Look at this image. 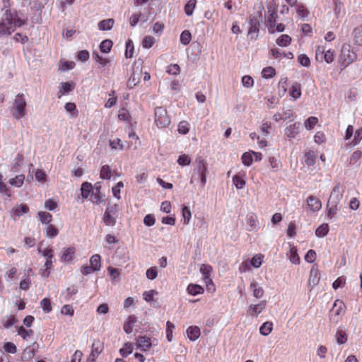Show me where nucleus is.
Segmentation results:
<instances>
[{
  "label": "nucleus",
  "instance_id": "nucleus-1",
  "mask_svg": "<svg viewBox=\"0 0 362 362\" xmlns=\"http://www.w3.org/2000/svg\"><path fill=\"white\" fill-rule=\"evenodd\" d=\"M23 24L24 22L17 17L16 13L6 10L0 23V38L11 35L16 28Z\"/></svg>",
  "mask_w": 362,
  "mask_h": 362
},
{
  "label": "nucleus",
  "instance_id": "nucleus-2",
  "mask_svg": "<svg viewBox=\"0 0 362 362\" xmlns=\"http://www.w3.org/2000/svg\"><path fill=\"white\" fill-rule=\"evenodd\" d=\"M196 168L190 180V184L194 182L200 181L202 187L203 188L206 182L207 165L206 161L202 157H199L195 160Z\"/></svg>",
  "mask_w": 362,
  "mask_h": 362
},
{
  "label": "nucleus",
  "instance_id": "nucleus-3",
  "mask_svg": "<svg viewBox=\"0 0 362 362\" xmlns=\"http://www.w3.org/2000/svg\"><path fill=\"white\" fill-rule=\"evenodd\" d=\"M357 57L356 54L352 50L351 47L349 44H344L341 49L339 55V62L343 68L346 67L351 63L354 62Z\"/></svg>",
  "mask_w": 362,
  "mask_h": 362
},
{
  "label": "nucleus",
  "instance_id": "nucleus-4",
  "mask_svg": "<svg viewBox=\"0 0 362 362\" xmlns=\"http://www.w3.org/2000/svg\"><path fill=\"white\" fill-rule=\"evenodd\" d=\"M26 102L23 94H18L12 106L13 116L16 119H21L25 115Z\"/></svg>",
  "mask_w": 362,
  "mask_h": 362
},
{
  "label": "nucleus",
  "instance_id": "nucleus-5",
  "mask_svg": "<svg viewBox=\"0 0 362 362\" xmlns=\"http://www.w3.org/2000/svg\"><path fill=\"white\" fill-rule=\"evenodd\" d=\"M119 206L117 204L108 205L103 218V223L108 226H114L117 221Z\"/></svg>",
  "mask_w": 362,
  "mask_h": 362
},
{
  "label": "nucleus",
  "instance_id": "nucleus-6",
  "mask_svg": "<svg viewBox=\"0 0 362 362\" xmlns=\"http://www.w3.org/2000/svg\"><path fill=\"white\" fill-rule=\"evenodd\" d=\"M154 115V122L158 128H165L170 124V119L167 115L166 110L163 107H156Z\"/></svg>",
  "mask_w": 362,
  "mask_h": 362
},
{
  "label": "nucleus",
  "instance_id": "nucleus-7",
  "mask_svg": "<svg viewBox=\"0 0 362 362\" xmlns=\"http://www.w3.org/2000/svg\"><path fill=\"white\" fill-rule=\"evenodd\" d=\"M38 252L42 253V255L46 257V262L45 263V269L42 270L41 275L42 277L47 278L49 274V269L52 267V259L54 256V252L52 248H46L44 250H41L40 248L38 249Z\"/></svg>",
  "mask_w": 362,
  "mask_h": 362
},
{
  "label": "nucleus",
  "instance_id": "nucleus-8",
  "mask_svg": "<svg viewBox=\"0 0 362 362\" xmlns=\"http://www.w3.org/2000/svg\"><path fill=\"white\" fill-rule=\"evenodd\" d=\"M344 192V187L340 183H337L331 192L327 203L338 205L343 197Z\"/></svg>",
  "mask_w": 362,
  "mask_h": 362
},
{
  "label": "nucleus",
  "instance_id": "nucleus-9",
  "mask_svg": "<svg viewBox=\"0 0 362 362\" xmlns=\"http://www.w3.org/2000/svg\"><path fill=\"white\" fill-rule=\"evenodd\" d=\"M266 18V25L268 28V30L270 33H274L275 32L274 27L275 23L278 18V14L274 9L269 8L267 14L265 15Z\"/></svg>",
  "mask_w": 362,
  "mask_h": 362
},
{
  "label": "nucleus",
  "instance_id": "nucleus-10",
  "mask_svg": "<svg viewBox=\"0 0 362 362\" xmlns=\"http://www.w3.org/2000/svg\"><path fill=\"white\" fill-rule=\"evenodd\" d=\"M342 305L343 303L341 301L336 300L334 302L332 310L333 313L330 316V320L332 322H337L339 320L340 316L344 313Z\"/></svg>",
  "mask_w": 362,
  "mask_h": 362
},
{
  "label": "nucleus",
  "instance_id": "nucleus-11",
  "mask_svg": "<svg viewBox=\"0 0 362 362\" xmlns=\"http://www.w3.org/2000/svg\"><path fill=\"white\" fill-rule=\"evenodd\" d=\"M250 26L248 29V33L247 35L251 39H256L259 33V20L255 18L252 17L250 20Z\"/></svg>",
  "mask_w": 362,
  "mask_h": 362
},
{
  "label": "nucleus",
  "instance_id": "nucleus-12",
  "mask_svg": "<svg viewBox=\"0 0 362 362\" xmlns=\"http://www.w3.org/2000/svg\"><path fill=\"white\" fill-rule=\"evenodd\" d=\"M142 71L139 66L134 68L133 73L132 74L127 83L128 87L129 88H133L134 86H136V85L139 83Z\"/></svg>",
  "mask_w": 362,
  "mask_h": 362
},
{
  "label": "nucleus",
  "instance_id": "nucleus-13",
  "mask_svg": "<svg viewBox=\"0 0 362 362\" xmlns=\"http://www.w3.org/2000/svg\"><path fill=\"white\" fill-rule=\"evenodd\" d=\"M153 346L151 338L146 336H140L137 338V347L141 351H147Z\"/></svg>",
  "mask_w": 362,
  "mask_h": 362
},
{
  "label": "nucleus",
  "instance_id": "nucleus-14",
  "mask_svg": "<svg viewBox=\"0 0 362 362\" xmlns=\"http://www.w3.org/2000/svg\"><path fill=\"white\" fill-rule=\"evenodd\" d=\"M301 127L300 122H295L288 126L285 129V134L289 140L295 138L296 136L299 133Z\"/></svg>",
  "mask_w": 362,
  "mask_h": 362
},
{
  "label": "nucleus",
  "instance_id": "nucleus-15",
  "mask_svg": "<svg viewBox=\"0 0 362 362\" xmlns=\"http://www.w3.org/2000/svg\"><path fill=\"white\" fill-rule=\"evenodd\" d=\"M307 206L310 211H317L322 208V203L317 197L310 195L307 198Z\"/></svg>",
  "mask_w": 362,
  "mask_h": 362
},
{
  "label": "nucleus",
  "instance_id": "nucleus-16",
  "mask_svg": "<svg viewBox=\"0 0 362 362\" xmlns=\"http://www.w3.org/2000/svg\"><path fill=\"white\" fill-rule=\"evenodd\" d=\"M28 211V206L25 204H21L13 207L11 209V216L15 219L16 217L19 218L22 216L23 214H27Z\"/></svg>",
  "mask_w": 362,
  "mask_h": 362
},
{
  "label": "nucleus",
  "instance_id": "nucleus-17",
  "mask_svg": "<svg viewBox=\"0 0 362 362\" xmlns=\"http://www.w3.org/2000/svg\"><path fill=\"white\" fill-rule=\"evenodd\" d=\"M266 301L262 300L256 305H250L247 310V313L252 316H257L265 308Z\"/></svg>",
  "mask_w": 362,
  "mask_h": 362
},
{
  "label": "nucleus",
  "instance_id": "nucleus-18",
  "mask_svg": "<svg viewBox=\"0 0 362 362\" xmlns=\"http://www.w3.org/2000/svg\"><path fill=\"white\" fill-rule=\"evenodd\" d=\"M320 279V274L317 268L313 267L310 272V276L308 279V286L312 289L316 286Z\"/></svg>",
  "mask_w": 362,
  "mask_h": 362
},
{
  "label": "nucleus",
  "instance_id": "nucleus-19",
  "mask_svg": "<svg viewBox=\"0 0 362 362\" xmlns=\"http://www.w3.org/2000/svg\"><path fill=\"white\" fill-rule=\"evenodd\" d=\"M103 344L100 340H94L92 344L90 356L97 358L99 354L103 351Z\"/></svg>",
  "mask_w": 362,
  "mask_h": 362
},
{
  "label": "nucleus",
  "instance_id": "nucleus-20",
  "mask_svg": "<svg viewBox=\"0 0 362 362\" xmlns=\"http://www.w3.org/2000/svg\"><path fill=\"white\" fill-rule=\"evenodd\" d=\"M335 339L338 344H344L348 339L346 331L341 327H339L335 334Z\"/></svg>",
  "mask_w": 362,
  "mask_h": 362
},
{
  "label": "nucleus",
  "instance_id": "nucleus-21",
  "mask_svg": "<svg viewBox=\"0 0 362 362\" xmlns=\"http://www.w3.org/2000/svg\"><path fill=\"white\" fill-rule=\"evenodd\" d=\"M186 332H187L188 338L191 341L197 340L200 337V334H201L200 329L197 326L189 327L187 328Z\"/></svg>",
  "mask_w": 362,
  "mask_h": 362
},
{
  "label": "nucleus",
  "instance_id": "nucleus-22",
  "mask_svg": "<svg viewBox=\"0 0 362 362\" xmlns=\"http://www.w3.org/2000/svg\"><path fill=\"white\" fill-rule=\"evenodd\" d=\"M100 184L99 182H97L95 184V187L93 189L92 191V195L90 197V200L93 203L98 204L101 200V194H100Z\"/></svg>",
  "mask_w": 362,
  "mask_h": 362
},
{
  "label": "nucleus",
  "instance_id": "nucleus-23",
  "mask_svg": "<svg viewBox=\"0 0 362 362\" xmlns=\"http://www.w3.org/2000/svg\"><path fill=\"white\" fill-rule=\"evenodd\" d=\"M250 290L252 291L253 296L257 298H260L264 295V290L256 281H252L250 286Z\"/></svg>",
  "mask_w": 362,
  "mask_h": 362
},
{
  "label": "nucleus",
  "instance_id": "nucleus-24",
  "mask_svg": "<svg viewBox=\"0 0 362 362\" xmlns=\"http://www.w3.org/2000/svg\"><path fill=\"white\" fill-rule=\"evenodd\" d=\"M114 23L115 21L112 18L105 19L98 23V27L100 30H110L113 27Z\"/></svg>",
  "mask_w": 362,
  "mask_h": 362
},
{
  "label": "nucleus",
  "instance_id": "nucleus-25",
  "mask_svg": "<svg viewBox=\"0 0 362 362\" xmlns=\"http://www.w3.org/2000/svg\"><path fill=\"white\" fill-rule=\"evenodd\" d=\"M136 322V318L134 315L129 316L127 321L124 323L123 329L127 334H130L133 331V325Z\"/></svg>",
  "mask_w": 362,
  "mask_h": 362
},
{
  "label": "nucleus",
  "instance_id": "nucleus-26",
  "mask_svg": "<svg viewBox=\"0 0 362 362\" xmlns=\"http://www.w3.org/2000/svg\"><path fill=\"white\" fill-rule=\"evenodd\" d=\"M75 250L74 247H68L63 251L61 257L62 262H69L72 260Z\"/></svg>",
  "mask_w": 362,
  "mask_h": 362
},
{
  "label": "nucleus",
  "instance_id": "nucleus-27",
  "mask_svg": "<svg viewBox=\"0 0 362 362\" xmlns=\"http://www.w3.org/2000/svg\"><path fill=\"white\" fill-rule=\"evenodd\" d=\"M290 95L294 100L299 98L301 95V86L298 83H295L292 85L290 90Z\"/></svg>",
  "mask_w": 362,
  "mask_h": 362
},
{
  "label": "nucleus",
  "instance_id": "nucleus-28",
  "mask_svg": "<svg viewBox=\"0 0 362 362\" xmlns=\"http://www.w3.org/2000/svg\"><path fill=\"white\" fill-rule=\"evenodd\" d=\"M354 43L362 45V25L356 28L353 31Z\"/></svg>",
  "mask_w": 362,
  "mask_h": 362
},
{
  "label": "nucleus",
  "instance_id": "nucleus-29",
  "mask_svg": "<svg viewBox=\"0 0 362 362\" xmlns=\"http://www.w3.org/2000/svg\"><path fill=\"white\" fill-rule=\"evenodd\" d=\"M305 163L308 166H313L316 161V156L313 151H309L304 156Z\"/></svg>",
  "mask_w": 362,
  "mask_h": 362
},
{
  "label": "nucleus",
  "instance_id": "nucleus-30",
  "mask_svg": "<svg viewBox=\"0 0 362 362\" xmlns=\"http://www.w3.org/2000/svg\"><path fill=\"white\" fill-rule=\"evenodd\" d=\"M187 291L189 294L196 296L197 294L202 293L204 292V288L197 284H189L187 286Z\"/></svg>",
  "mask_w": 362,
  "mask_h": 362
},
{
  "label": "nucleus",
  "instance_id": "nucleus-31",
  "mask_svg": "<svg viewBox=\"0 0 362 362\" xmlns=\"http://www.w3.org/2000/svg\"><path fill=\"white\" fill-rule=\"evenodd\" d=\"M291 42V37L288 35H281L276 40V44L281 47H287Z\"/></svg>",
  "mask_w": 362,
  "mask_h": 362
},
{
  "label": "nucleus",
  "instance_id": "nucleus-32",
  "mask_svg": "<svg viewBox=\"0 0 362 362\" xmlns=\"http://www.w3.org/2000/svg\"><path fill=\"white\" fill-rule=\"evenodd\" d=\"M81 190L83 198L87 199L89 197L90 193L93 191V186L89 182H83L81 185Z\"/></svg>",
  "mask_w": 362,
  "mask_h": 362
},
{
  "label": "nucleus",
  "instance_id": "nucleus-33",
  "mask_svg": "<svg viewBox=\"0 0 362 362\" xmlns=\"http://www.w3.org/2000/svg\"><path fill=\"white\" fill-rule=\"evenodd\" d=\"M288 258L292 264H298L300 263V258L298 255L296 247H291L288 253Z\"/></svg>",
  "mask_w": 362,
  "mask_h": 362
},
{
  "label": "nucleus",
  "instance_id": "nucleus-34",
  "mask_svg": "<svg viewBox=\"0 0 362 362\" xmlns=\"http://www.w3.org/2000/svg\"><path fill=\"white\" fill-rule=\"evenodd\" d=\"M100 261L101 257L99 255H94L91 257L90 259V266L93 267V269H95V271H99L100 269Z\"/></svg>",
  "mask_w": 362,
  "mask_h": 362
},
{
  "label": "nucleus",
  "instance_id": "nucleus-35",
  "mask_svg": "<svg viewBox=\"0 0 362 362\" xmlns=\"http://www.w3.org/2000/svg\"><path fill=\"white\" fill-rule=\"evenodd\" d=\"M133 351V344L130 342L124 344V346L119 349V354L122 357H127Z\"/></svg>",
  "mask_w": 362,
  "mask_h": 362
},
{
  "label": "nucleus",
  "instance_id": "nucleus-36",
  "mask_svg": "<svg viewBox=\"0 0 362 362\" xmlns=\"http://www.w3.org/2000/svg\"><path fill=\"white\" fill-rule=\"evenodd\" d=\"M16 322V320L13 315L4 317L1 320L3 326L8 329Z\"/></svg>",
  "mask_w": 362,
  "mask_h": 362
},
{
  "label": "nucleus",
  "instance_id": "nucleus-37",
  "mask_svg": "<svg viewBox=\"0 0 362 362\" xmlns=\"http://www.w3.org/2000/svg\"><path fill=\"white\" fill-rule=\"evenodd\" d=\"M272 323L270 322H266L262 325L259 328V332L264 336L269 334L272 330Z\"/></svg>",
  "mask_w": 362,
  "mask_h": 362
},
{
  "label": "nucleus",
  "instance_id": "nucleus-38",
  "mask_svg": "<svg viewBox=\"0 0 362 362\" xmlns=\"http://www.w3.org/2000/svg\"><path fill=\"white\" fill-rule=\"evenodd\" d=\"M45 230H46V236L48 238H53L56 237L59 233L58 229L54 225H52V224H48L46 226Z\"/></svg>",
  "mask_w": 362,
  "mask_h": 362
},
{
  "label": "nucleus",
  "instance_id": "nucleus-39",
  "mask_svg": "<svg viewBox=\"0 0 362 362\" xmlns=\"http://www.w3.org/2000/svg\"><path fill=\"white\" fill-rule=\"evenodd\" d=\"M329 231V226L327 223H323L320 226L315 230L316 236L319 238L325 237Z\"/></svg>",
  "mask_w": 362,
  "mask_h": 362
},
{
  "label": "nucleus",
  "instance_id": "nucleus-40",
  "mask_svg": "<svg viewBox=\"0 0 362 362\" xmlns=\"http://www.w3.org/2000/svg\"><path fill=\"white\" fill-rule=\"evenodd\" d=\"M74 88V86L73 83H70L68 82H64L61 83V86L59 88V93L62 95L69 93L72 91Z\"/></svg>",
  "mask_w": 362,
  "mask_h": 362
},
{
  "label": "nucleus",
  "instance_id": "nucleus-41",
  "mask_svg": "<svg viewBox=\"0 0 362 362\" xmlns=\"http://www.w3.org/2000/svg\"><path fill=\"white\" fill-rule=\"evenodd\" d=\"M112 42L110 40H105L100 45V49L102 52L108 53L112 47Z\"/></svg>",
  "mask_w": 362,
  "mask_h": 362
},
{
  "label": "nucleus",
  "instance_id": "nucleus-42",
  "mask_svg": "<svg viewBox=\"0 0 362 362\" xmlns=\"http://www.w3.org/2000/svg\"><path fill=\"white\" fill-rule=\"evenodd\" d=\"M196 0H189L185 6V13L187 16H190L193 14L194 9L196 6Z\"/></svg>",
  "mask_w": 362,
  "mask_h": 362
},
{
  "label": "nucleus",
  "instance_id": "nucleus-43",
  "mask_svg": "<svg viewBox=\"0 0 362 362\" xmlns=\"http://www.w3.org/2000/svg\"><path fill=\"white\" fill-rule=\"evenodd\" d=\"M24 180H25L24 175H17L14 178L10 179L9 184L13 186L20 187L23 185Z\"/></svg>",
  "mask_w": 362,
  "mask_h": 362
},
{
  "label": "nucleus",
  "instance_id": "nucleus-44",
  "mask_svg": "<svg viewBox=\"0 0 362 362\" xmlns=\"http://www.w3.org/2000/svg\"><path fill=\"white\" fill-rule=\"evenodd\" d=\"M38 217L42 223L47 224L52 221V215L45 211H40L38 213Z\"/></svg>",
  "mask_w": 362,
  "mask_h": 362
},
{
  "label": "nucleus",
  "instance_id": "nucleus-45",
  "mask_svg": "<svg viewBox=\"0 0 362 362\" xmlns=\"http://www.w3.org/2000/svg\"><path fill=\"white\" fill-rule=\"evenodd\" d=\"M100 178L103 180H109L111 177V169L109 165H103L100 170Z\"/></svg>",
  "mask_w": 362,
  "mask_h": 362
},
{
  "label": "nucleus",
  "instance_id": "nucleus-46",
  "mask_svg": "<svg viewBox=\"0 0 362 362\" xmlns=\"http://www.w3.org/2000/svg\"><path fill=\"white\" fill-rule=\"evenodd\" d=\"M247 224L250 227V230H254L257 228V217L255 214H250L247 216Z\"/></svg>",
  "mask_w": 362,
  "mask_h": 362
},
{
  "label": "nucleus",
  "instance_id": "nucleus-47",
  "mask_svg": "<svg viewBox=\"0 0 362 362\" xmlns=\"http://www.w3.org/2000/svg\"><path fill=\"white\" fill-rule=\"evenodd\" d=\"M192 35L189 30H184L180 35V42L184 45H188L191 41Z\"/></svg>",
  "mask_w": 362,
  "mask_h": 362
},
{
  "label": "nucleus",
  "instance_id": "nucleus-48",
  "mask_svg": "<svg viewBox=\"0 0 362 362\" xmlns=\"http://www.w3.org/2000/svg\"><path fill=\"white\" fill-rule=\"evenodd\" d=\"M233 182L237 189H243L245 185V181L240 176L236 175L233 177Z\"/></svg>",
  "mask_w": 362,
  "mask_h": 362
},
{
  "label": "nucleus",
  "instance_id": "nucleus-49",
  "mask_svg": "<svg viewBox=\"0 0 362 362\" xmlns=\"http://www.w3.org/2000/svg\"><path fill=\"white\" fill-rule=\"evenodd\" d=\"M327 216L329 218H332L338 211V205H336V204L334 205L333 204L327 203Z\"/></svg>",
  "mask_w": 362,
  "mask_h": 362
},
{
  "label": "nucleus",
  "instance_id": "nucleus-50",
  "mask_svg": "<svg viewBox=\"0 0 362 362\" xmlns=\"http://www.w3.org/2000/svg\"><path fill=\"white\" fill-rule=\"evenodd\" d=\"M276 74L275 69L272 66H267L263 69L262 74V77L265 78H272Z\"/></svg>",
  "mask_w": 362,
  "mask_h": 362
},
{
  "label": "nucleus",
  "instance_id": "nucleus-51",
  "mask_svg": "<svg viewBox=\"0 0 362 362\" xmlns=\"http://www.w3.org/2000/svg\"><path fill=\"white\" fill-rule=\"evenodd\" d=\"M253 161V157L252 153L246 152L242 156V162L245 166H250L252 165Z\"/></svg>",
  "mask_w": 362,
  "mask_h": 362
},
{
  "label": "nucleus",
  "instance_id": "nucleus-52",
  "mask_svg": "<svg viewBox=\"0 0 362 362\" xmlns=\"http://www.w3.org/2000/svg\"><path fill=\"white\" fill-rule=\"evenodd\" d=\"M18 334L23 337L24 339H28L33 334L32 329H26L23 326L20 327L18 329Z\"/></svg>",
  "mask_w": 362,
  "mask_h": 362
},
{
  "label": "nucleus",
  "instance_id": "nucleus-53",
  "mask_svg": "<svg viewBox=\"0 0 362 362\" xmlns=\"http://www.w3.org/2000/svg\"><path fill=\"white\" fill-rule=\"evenodd\" d=\"M182 215V217L184 219V224H185V225L189 224L191 216H192V214H191V211H190L189 207L183 206Z\"/></svg>",
  "mask_w": 362,
  "mask_h": 362
},
{
  "label": "nucleus",
  "instance_id": "nucleus-54",
  "mask_svg": "<svg viewBox=\"0 0 362 362\" xmlns=\"http://www.w3.org/2000/svg\"><path fill=\"white\" fill-rule=\"evenodd\" d=\"M155 42V38L152 36H146L142 41V46L144 48L148 49L153 46Z\"/></svg>",
  "mask_w": 362,
  "mask_h": 362
},
{
  "label": "nucleus",
  "instance_id": "nucleus-55",
  "mask_svg": "<svg viewBox=\"0 0 362 362\" xmlns=\"http://www.w3.org/2000/svg\"><path fill=\"white\" fill-rule=\"evenodd\" d=\"M134 52V45L131 40H128L126 42L125 56L127 58H132Z\"/></svg>",
  "mask_w": 362,
  "mask_h": 362
},
{
  "label": "nucleus",
  "instance_id": "nucleus-56",
  "mask_svg": "<svg viewBox=\"0 0 362 362\" xmlns=\"http://www.w3.org/2000/svg\"><path fill=\"white\" fill-rule=\"evenodd\" d=\"M178 132L180 134H186L189 132V124L186 121H182L178 124Z\"/></svg>",
  "mask_w": 362,
  "mask_h": 362
},
{
  "label": "nucleus",
  "instance_id": "nucleus-57",
  "mask_svg": "<svg viewBox=\"0 0 362 362\" xmlns=\"http://www.w3.org/2000/svg\"><path fill=\"white\" fill-rule=\"evenodd\" d=\"M64 108L67 112L71 113L72 116H76L78 111L76 110V106L74 103H67L65 104Z\"/></svg>",
  "mask_w": 362,
  "mask_h": 362
},
{
  "label": "nucleus",
  "instance_id": "nucleus-58",
  "mask_svg": "<svg viewBox=\"0 0 362 362\" xmlns=\"http://www.w3.org/2000/svg\"><path fill=\"white\" fill-rule=\"evenodd\" d=\"M166 337L169 341L173 339V329L175 328V325L170 321L166 323Z\"/></svg>",
  "mask_w": 362,
  "mask_h": 362
},
{
  "label": "nucleus",
  "instance_id": "nucleus-59",
  "mask_svg": "<svg viewBox=\"0 0 362 362\" xmlns=\"http://www.w3.org/2000/svg\"><path fill=\"white\" fill-rule=\"evenodd\" d=\"M317 118L315 117H310L305 121V127L307 129H311L314 127L315 125L317 123Z\"/></svg>",
  "mask_w": 362,
  "mask_h": 362
},
{
  "label": "nucleus",
  "instance_id": "nucleus-60",
  "mask_svg": "<svg viewBox=\"0 0 362 362\" xmlns=\"http://www.w3.org/2000/svg\"><path fill=\"white\" fill-rule=\"evenodd\" d=\"M325 52V48L324 47L318 46L315 50V59L317 62H323V55Z\"/></svg>",
  "mask_w": 362,
  "mask_h": 362
},
{
  "label": "nucleus",
  "instance_id": "nucleus-61",
  "mask_svg": "<svg viewBox=\"0 0 362 362\" xmlns=\"http://www.w3.org/2000/svg\"><path fill=\"white\" fill-rule=\"evenodd\" d=\"M177 163L182 166L189 165L191 163V159L187 155L183 154L179 156Z\"/></svg>",
  "mask_w": 362,
  "mask_h": 362
},
{
  "label": "nucleus",
  "instance_id": "nucleus-62",
  "mask_svg": "<svg viewBox=\"0 0 362 362\" xmlns=\"http://www.w3.org/2000/svg\"><path fill=\"white\" fill-rule=\"evenodd\" d=\"M118 118L120 120L128 121L130 118L129 111L125 108H122L119 110Z\"/></svg>",
  "mask_w": 362,
  "mask_h": 362
},
{
  "label": "nucleus",
  "instance_id": "nucleus-63",
  "mask_svg": "<svg viewBox=\"0 0 362 362\" xmlns=\"http://www.w3.org/2000/svg\"><path fill=\"white\" fill-rule=\"evenodd\" d=\"M40 305L45 313H49L52 310L50 301L47 298H43L40 302Z\"/></svg>",
  "mask_w": 362,
  "mask_h": 362
},
{
  "label": "nucleus",
  "instance_id": "nucleus-64",
  "mask_svg": "<svg viewBox=\"0 0 362 362\" xmlns=\"http://www.w3.org/2000/svg\"><path fill=\"white\" fill-rule=\"evenodd\" d=\"M334 52L330 49L325 51L323 55V61H325L327 64H329L334 61Z\"/></svg>",
  "mask_w": 362,
  "mask_h": 362
}]
</instances>
